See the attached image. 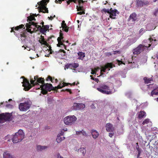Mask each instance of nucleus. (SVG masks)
Returning a JSON list of instances; mask_svg holds the SVG:
<instances>
[{"mask_svg": "<svg viewBox=\"0 0 158 158\" xmlns=\"http://www.w3.org/2000/svg\"><path fill=\"white\" fill-rule=\"evenodd\" d=\"M30 82L33 86H39L40 87L36 89H40L41 88V93L44 95L46 94L48 91H50L52 90L55 91L54 87L51 84L48 83L45 84L44 78L42 77L39 78L38 76H34V79L31 78Z\"/></svg>", "mask_w": 158, "mask_h": 158, "instance_id": "nucleus-1", "label": "nucleus"}, {"mask_svg": "<svg viewBox=\"0 0 158 158\" xmlns=\"http://www.w3.org/2000/svg\"><path fill=\"white\" fill-rule=\"evenodd\" d=\"M24 134L22 130H19L17 132L12 136V141L14 143L20 142L24 138Z\"/></svg>", "mask_w": 158, "mask_h": 158, "instance_id": "nucleus-2", "label": "nucleus"}, {"mask_svg": "<svg viewBox=\"0 0 158 158\" xmlns=\"http://www.w3.org/2000/svg\"><path fill=\"white\" fill-rule=\"evenodd\" d=\"M49 1V0H42L41 1L38 2V4L40 5L39 9V12L48 13V8L46 7V5L47 3H48Z\"/></svg>", "mask_w": 158, "mask_h": 158, "instance_id": "nucleus-3", "label": "nucleus"}, {"mask_svg": "<svg viewBox=\"0 0 158 158\" xmlns=\"http://www.w3.org/2000/svg\"><path fill=\"white\" fill-rule=\"evenodd\" d=\"M77 119L74 115H69L65 117L63 120L66 125H71L75 123Z\"/></svg>", "mask_w": 158, "mask_h": 158, "instance_id": "nucleus-4", "label": "nucleus"}, {"mask_svg": "<svg viewBox=\"0 0 158 158\" xmlns=\"http://www.w3.org/2000/svg\"><path fill=\"white\" fill-rule=\"evenodd\" d=\"M97 89L103 94H110L112 93L111 91L108 90H110L109 86L105 84L100 85L99 88H97Z\"/></svg>", "mask_w": 158, "mask_h": 158, "instance_id": "nucleus-5", "label": "nucleus"}, {"mask_svg": "<svg viewBox=\"0 0 158 158\" xmlns=\"http://www.w3.org/2000/svg\"><path fill=\"white\" fill-rule=\"evenodd\" d=\"M31 105L30 101H27L24 103H21L19 105V109L20 111H25L28 110Z\"/></svg>", "mask_w": 158, "mask_h": 158, "instance_id": "nucleus-6", "label": "nucleus"}, {"mask_svg": "<svg viewBox=\"0 0 158 158\" xmlns=\"http://www.w3.org/2000/svg\"><path fill=\"white\" fill-rule=\"evenodd\" d=\"M148 47L142 44H139L137 47L133 50V53L134 55L140 54L141 52H143L148 48Z\"/></svg>", "mask_w": 158, "mask_h": 158, "instance_id": "nucleus-7", "label": "nucleus"}, {"mask_svg": "<svg viewBox=\"0 0 158 158\" xmlns=\"http://www.w3.org/2000/svg\"><path fill=\"white\" fill-rule=\"evenodd\" d=\"M21 78L23 79V81L22 83H23V86L24 87V90L25 91L29 90L34 86L31 83V84L29 83V81L24 77L22 76Z\"/></svg>", "mask_w": 158, "mask_h": 158, "instance_id": "nucleus-8", "label": "nucleus"}, {"mask_svg": "<svg viewBox=\"0 0 158 158\" xmlns=\"http://www.w3.org/2000/svg\"><path fill=\"white\" fill-rule=\"evenodd\" d=\"M11 116V114L8 113L0 114V122L3 123L6 121H9Z\"/></svg>", "mask_w": 158, "mask_h": 158, "instance_id": "nucleus-9", "label": "nucleus"}, {"mask_svg": "<svg viewBox=\"0 0 158 158\" xmlns=\"http://www.w3.org/2000/svg\"><path fill=\"white\" fill-rule=\"evenodd\" d=\"M37 23H35L34 22H29L28 23H27L26 24V27L27 28H31L32 27H31V26L33 25L34 27H35V28L36 29V30L37 31H40V30L42 29V27L40 25H37Z\"/></svg>", "mask_w": 158, "mask_h": 158, "instance_id": "nucleus-10", "label": "nucleus"}, {"mask_svg": "<svg viewBox=\"0 0 158 158\" xmlns=\"http://www.w3.org/2000/svg\"><path fill=\"white\" fill-rule=\"evenodd\" d=\"M137 6L138 7H142L143 6L149 4L148 1L146 0H136Z\"/></svg>", "mask_w": 158, "mask_h": 158, "instance_id": "nucleus-11", "label": "nucleus"}, {"mask_svg": "<svg viewBox=\"0 0 158 158\" xmlns=\"http://www.w3.org/2000/svg\"><path fill=\"white\" fill-rule=\"evenodd\" d=\"M85 107V106L83 104H78L74 103L73 106V108L74 110H82Z\"/></svg>", "mask_w": 158, "mask_h": 158, "instance_id": "nucleus-12", "label": "nucleus"}, {"mask_svg": "<svg viewBox=\"0 0 158 158\" xmlns=\"http://www.w3.org/2000/svg\"><path fill=\"white\" fill-rule=\"evenodd\" d=\"M116 13L118 14L119 13L117 10L115 9L113 10H112V8H111L109 13L110 14V17L112 19H115L116 18L115 17L116 16Z\"/></svg>", "mask_w": 158, "mask_h": 158, "instance_id": "nucleus-13", "label": "nucleus"}, {"mask_svg": "<svg viewBox=\"0 0 158 158\" xmlns=\"http://www.w3.org/2000/svg\"><path fill=\"white\" fill-rule=\"evenodd\" d=\"M113 67V64L111 63H107L104 66H102L101 67V74H102L103 73H102V72H105L106 69L108 68H112Z\"/></svg>", "mask_w": 158, "mask_h": 158, "instance_id": "nucleus-14", "label": "nucleus"}, {"mask_svg": "<svg viewBox=\"0 0 158 158\" xmlns=\"http://www.w3.org/2000/svg\"><path fill=\"white\" fill-rule=\"evenodd\" d=\"M137 19V14L135 12L131 14L128 18L129 21H131V22H134L136 21Z\"/></svg>", "mask_w": 158, "mask_h": 158, "instance_id": "nucleus-15", "label": "nucleus"}, {"mask_svg": "<svg viewBox=\"0 0 158 158\" xmlns=\"http://www.w3.org/2000/svg\"><path fill=\"white\" fill-rule=\"evenodd\" d=\"M146 116V114L144 111H140L137 113V118L139 119H141Z\"/></svg>", "mask_w": 158, "mask_h": 158, "instance_id": "nucleus-16", "label": "nucleus"}, {"mask_svg": "<svg viewBox=\"0 0 158 158\" xmlns=\"http://www.w3.org/2000/svg\"><path fill=\"white\" fill-rule=\"evenodd\" d=\"M106 130L108 132L114 131V128L112 124L110 123H107L106 125Z\"/></svg>", "mask_w": 158, "mask_h": 158, "instance_id": "nucleus-17", "label": "nucleus"}, {"mask_svg": "<svg viewBox=\"0 0 158 158\" xmlns=\"http://www.w3.org/2000/svg\"><path fill=\"white\" fill-rule=\"evenodd\" d=\"M68 84H70L66 83L64 82H63L62 83H60L59 85H58L57 86H56L54 87V89H55V91H57L58 89H61L62 87H63L67 85Z\"/></svg>", "mask_w": 158, "mask_h": 158, "instance_id": "nucleus-18", "label": "nucleus"}, {"mask_svg": "<svg viewBox=\"0 0 158 158\" xmlns=\"http://www.w3.org/2000/svg\"><path fill=\"white\" fill-rule=\"evenodd\" d=\"M49 28V26L48 25H43L41 29L40 30V32L43 34H44L48 29Z\"/></svg>", "mask_w": 158, "mask_h": 158, "instance_id": "nucleus-19", "label": "nucleus"}, {"mask_svg": "<svg viewBox=\"0 0 158 158\" xmlns=\"http://www.w3.org/2000/svg\"><path fill=\"white\" fill-rule=\"evenodd\" d=\"M91 133L94 139L98 138L99 135V134L98 132L95 130H92Z\"/></svg>", "mask_w": 158, "mask_h": 158, "instance_id": "nucleus-20", "label": "nucleus"}, {"mask_svg": "<svg viewBox=\"0 0 158 158\" xmlns=\"http://www.w3.org/2000/svg\"><path fill=\"white\" fill-rule=\"evenodd\" d=\"M61 27L65 31L67 32L69 31L68 28L67 27L66 24L65 23V21L63 20L62 21L61 23Z\"/></svg>", "mask_w": 158, "mask_h": 158, "instance_id": "nucleus-21", "label": "nucleus"}, {"mask_svg": "<svg viewBox=\"0 0 158 158\" xmlns=\"http://www.w3.org/2000/svg\"><path fill=\"white\" fill-rule=\"evenodd\" d=\"M49 80H50L52 83H53L55 82L56 83H57L58 81L57 79H55L54 77L52 78L50 76H48L46 79V80L47 81H48Z\"/></svg>", "mask_w": 158, "mask_h": 158, "instance_id": "nucleus-22", "label": "nucleus"}, {"mask_svg": "<svg viewBox=\"0 0 158 158\" xmlns=\"http://www.w3.org/2000/svg\"><path fill=\"white\" fill-rule=\"evenodd\" d=\"M78 4L79 6L78 7L77 6V11H79L80 10L83 11V7L82 6H81V2L83 3L84 2L82 0H78Z\"/></svg>", "mask_w": 158, "mask_h": 158, "instance_id": "nucleus-23", "label": "nucleus"}, {"mask_svg": "<svg viewBox=\"0 0 158 158\" xmlns=\"http://www.w3.org/2000/svg\"><path fill=\"white\" fill-rule=\"evenodd\" d=\"M77 54L79 56L78 59L79 60H83L85 56V53L82 52H79Z\"/></svg>", "mask_w": 158, "mask_h": 158, "instance_id": "nucleus-24", "label": "nucleus"}, {"mask_svg": "<svg viewBox=\"0 0 158 158\" xmlns=\"http://www.w3.org/2000/svg\"><path fill=\"white\" fill-rule=\"evenodd\" d=\"M20 29H22V30L25 29V27L24 25L22 24L15 27V31H18Z\"/></svg>", "mask_w": 158, "mask_h": 158, "instance_id": "nucleus-25", "label": "nucleus"}, {"mask_svg": "<svg viewBox=\"0 0 158 158\" xmlns=\"http://www.w3.org/2000/svg\"><path fill=\"white\" fill-rule=\"evenodd\" d=\"M64 139L65 137L64 136H61L60 135L58 134L56 139V140L57 143H59L61 141L63 140Z\"/></svg>", "mask_w": 158, "mask_h": 158, "instance_id": "nucleus-26", "label": "nucleus"}, {"mask_svg": "<svg viewBox=\"0 0 158 158\" xmlns=\"http://www.w3.org/2000/svg\"><path fill=\"white\" fill-rule=\"evenodd\" d=\"M3 158H14L7 152H4L3 154Z\"/></svg>", "mask_w": 158, "mask_h": 158, "instance_id": "nucleus-27", "label": "nucleus"}, {"mask_svg": "<svg viewBox=\"0 0 158 158\" xmlns=\"http://www.w3.org/2000/svg\"><path fill=\"white\" fill-rule=\"evenodd\" d=\"M143 80L146 84H148L151 83V81H153V79L152 78H148L146 77H144Z\"/></svg>", "mask_w": 158, "mask_h": 158, "instance_id": "nucleus-28", "label": "nucleus"}, {"mask_svg": "<svg viewBox=\"0 0 158 158\" xmlns=\"http://www.w3.org/2000/svg\"><path fill=\"white\" fill-rule=\"evenodd\" d=\"M20 39L22 40H24L26 38V32H23L19 34Z\"/></svg>", "mask_w": 158, "mask_h": 158, "instance_id": "nucleus-29", "label": "nucleus"}, {"mask_svg": "<svg viewBox=\"0 0 158 158\" xmlns=\"http://www.w3.org/2000/svg\"><path fill=\"white\" fill-rule=\"evenodd\" d=\"M47 148V147L44 146L38 145L37 147V150L38 151H41L44 149H45Z\"/></svg>", "mask_w": 158, "mask_h": 158, "instance_id": "nucleus-30", "label": "nucleus"}, {"mask_svg": "<svg viewBox=\"0 0 158 158\" xmlns=\"http://www.w3.org/2000/svg\"><path fill=\"white\" fill-rule=\"evenodd\" d=\"M35 17L33 16H30L27 17V21L29 22H33L32 21L33 20H35Z\"/></svg>", "mask_w": 158, "mask_h": 158, "instance_id": "nucleus-31", "label": "nucleus"}, {"mask_svg": "<svg viewBox=\"0 0 158 158\" xmlns=\"http://www.w3.org/2000/svg\"><path fill=\"white\" fill-rule=\"evenodd\" d=\"M12 135H8L7 136H5V137L4 138V139L5 140H7V141L10 142L11 140H12Z\"/></svg>", "mask_w": 158, "mask_h": 158, "instance_id": "nucleus-32", "label": "nucleus"}, {"mask_svg": "<svg viewBox=\"0 0 158 158\" xmlns=\"http://www.w3.org/2000/svg\"><path fill=\"white\" fill-rule=\"evenodd\" d=\"M39 42L41 44L44 45L46 46H48V45L47 42L45 40H44L43 39L40 40H39Z\"/></svg>", "mask_w": 158, "mask_h": 158, "instance_id": "nucleus-33", "label": "nucleus"}, {"mask_svg": "<svg viewBox=\"0 0 158 158\" xmlns=\"http://www.w3.org/2000/svg\"><path fill=\"white\" fill-rule=\"evenodd\" d=\"M26 27H27L26 30L27 31V32H30L31 34H32L37 31V30H36L35 28H34L33 31H31V29H29L30 28H27L26 26Z\"/></svg>", "mask_w": 158, "mask_h": 158, "instance_id": "nucleus-34", "label": "nucleus"}, {"mask_svg": "<svg viewBox=\"0 0 158 158\" xmlns=\"http://www.w3.org/2000/svg\"><path fill=\"white\" fill-rule=\"evenodd\" d=\"M158 94V89H155L152 91L151 92V95L152 96L153 95Z\"/></svg>", "mask_w": 158, "mask_h": 158, "instance_id": "nucleus-35", "label": "nucleus"}, {"mask_svg": "<svg viewBox=\"0 0 158 158\" xmlns=\"http://www.w3.org/2000/svg\"><path fill=\"white\" fill-rule=\"evenodd\" d=\"M57 46L58 47H62V46H63L64 48V49L66 50V46L63 43H62L61 42H58V44H57Z\"/></svg>", "mask_w": 158, "mask_h": 158, "instance_id": "nucleus-36", "label": "nucleus"}, {"mask_svg": "<svg viewBox=\"0 0 158 158\" xmlns=\"http://www.w3.org/2000/svg\"><path fill=\"white\" fill-rule=\"evenodd\" d=\"M80 151L83 156L85 155L86 152V150L85 148H82L80 149Z\"/></svg>", "mask_w": 158, "mask_h": 158, "instance_id": "nucleus-37", "label": "nucleus"}, {"mask_svg": "<svg viewBox=\"0 0 158 158\" xmlns=\"http://www.w3.org/2000/svg\"><path fill=\"white\" fill-rule=\"evenodd\" d=\"M72 64H67L65 65V69L66 68L67 69H68L69 68L72 69Z\"/></svg>", "mask_w": 158, "mask_h": 158, "instance_id": "nucleus-38", "label": "nucleus"}, {"mask_svg": "<svg viewBox=\"0 0 158 158\" xmlns=\"http://www.w3.org/2000/svg\"><path fill=\"white\" fill-rule=\"evenodd\" d=\"M150 121V119L149 118H147L145 119L142 123V124L144 125L146 124H148Z\"/></svg>", "mask_w": 158, "mask_h": 158, "instance_id": "nucleus-39", "label": "nucleus"}, {"mask_svg": "<svg viewBox=\"0 0 158 158\" xmlns=\"http://www.w3.org/2000/svg\"><path fill=\"white\" fill-rule=\"evenodd\" d=\"M15 30V27H13L11 28V30L10 31L11 32H14V34L17 37H19L18 36V34H17L16 32L14 31Z\"/></svg>", "mask_w": 158, "mask_h": 158, "instance_id": "nucleus-40", "label": "nucleus"}, {"mask_svg": "<svg viewBox=\"0 0 158 158\" xmlns=\"http://www.w3.org/2000/svg\"><path fill=\"white\" fill-rule=\"evenodd\" d=\"M72 67L74 68H77L79 66V64L78 63H72Z\"/></svg>", "mask_w": 158, "mask_h": 158, "instance_id": "nucleus-41", "label": "nucleus"}, {"mask_svg": "<svg viewBox=\"0 0 158 158\" xmlns=\"http://www.w3.org/2000/svg\"><path fill=\"white\" fill-rule=\"evenodd\" d=\"M136 149L138 151V152H142V150L140 148L139 145H136Z\"/></svg>", "mask_w": 158, "mask_h": 158, "instance_id": "nucleus-42", "label": "nucleus"}, {"mask_svg": "<svg viewBox=\"0 0 158 158\" xmlns=\"http://www.w3.org/2000/svg\"><path fill=\"white\" fill-rule=\"evenodd\" d=\"M77 2V0H69L68 1H67V3L68 4V5L70 4V3L72 2H74V3H76Z\"/></svg>", "mask_w": 158, "mask_h": 158, "instance_id": "nucleus-43", "label": "nucleus"}, {"mask_svg": "<svg viewBox=\"0 0 158 158\" xmlns=\"http://www.w3.org/2000/svg\"><path fill=\"white\" fill-rule=\"evenodd\" d=\"M63 37L59 36L57 39L58 42H61V40L63 39Z\"/></svg>", "mask_w": 158, "mask_h": 158, "instance_id": "nucleus-44", "label": "nucleus"}, {"mask_svg": "<svg viewBox=\"0 0 158 158\" xmlns=\"http://www.w3.org/2000/svg\"><path fill=\"white\" fill-rule=\"evenodd\" d=\"M110 10H109V9L107 10L105 8L103 9L102 10V11H103L105 12V13L107 12L108 13H109L110 12Z\"/></svg>", "mask_w": 158, "mask_h": 158, "instance_id": "nucleus-45", "label": "nucleus"}, {"mask_svg": "<svg viewBox=\"0 0 158 158\" xmlns=\"http://www.w3.org/2000/svg\"><path fill=\"white\" fill-rule=\"evenodd\" d=\"M158 12V9H155L154 11L153 12V15L155 16H157V13Z\"/></svg>", "mask_w": 158, "mask_h": 158, "instance_id": "nucleus-46", "label": "nucleus"}, {"mask_svg": "<svg viewBox=\"0 0 158 158\" xmlns=\"http://www.w3.org/2000/svg\"><path fill=\"white\" fill-rule=\"evenodd\" d=\"M112 55V54L110 52H106L105 53V55L106 56H110Z\"/></svg>", "mask_w": 158, "mask_h": 158, "instance_id": "nucleus-47", "label": "nucleus"}, {"mask_svg": "<svg viewBox=\"0 0 158 158\" xmlns=\"http://www.w3.org/2000/svg\"><path fill=\"white\" fill-rule=\"evenodd\" d=\"M85 14V12L84 11H80L79 12H78L77 13V14L79 15H82L83 14Z\"/></svg>", "mask_w": 158, "mask_h": 158, "instance_id": "nucleus-48", "label": "nucleus"}, {"mask_svg": "<svg viewBox=\"0 0 158 158\" xmlns=\"http://www.w3.org/2000/svg\"><path fill=\"white\" fill-rule=\"evenodd\" d=\"M111 132V133H109V136L111 138L114 135V131H112Z\"/></svg>", "mask_w": 158, "mask_h": 158, "instance_id": "nucleus-49", "label": "nucleus"}, {"mask_svg": "<svg viewBox=\"0 0 158 158\" xmlns=\"http://www.w3.org/2000/svg\"><path fill=\"white\" fill-rule=\"evenodd\" d=\"M6 107L7 108H11L13 106H12V105L10 104H7L6 105Z\"/></svg>", "mask_w": 158, "mask_h": 158, "instance_id": "nucleus-50", "label": "nucleus"}, {"mask_svg": "<svg viewBox=\"0 0 158 158\" xmlns=\"http://www.w3.org/2000/svg\"><path fill=\"white\" fill-rule=\"evenodd\" d=\"M138 154L137 155V158H142V157H140V154L142 152H138Z\"/></svg>", "mask_w": 158, "mask_h": 158, "instance_id": "nucleus-51", "label": "nucleus"}, {"mask_svg": "<svg viewBox=\"0 0 158 158\" xmlns=\"http://www.w3.org/2000/svg\"><path fill=\"white\" fill-rule=\"evenodd\" d=\"M91 73L92 74H96V71H94V69H92Z\"/></svg>", "mask_w": 158, "mask_h": 158, "instance_id": "nucleus-52", "label": "nucleus"}, {"mask_svg": "<svg viewBox=\"0 0 158 158\" xmlns=\"http://www.w3.org/2000/svg\"><path fill=\"white\" fill-rule=\"evenodd\" d=\"M114 54H116V53H120V51H114Z\"/></svg>", "mask_w": 158, "mask_h": 158, "instance_id": "nucleus-53", "label": "nucleus"}, {"mask_svg": "<svg viewBox=\"0 0 158 158\" xmlns=\"http://www.w3.org/2000/svg\"><path fill=\"white\" fill-rule=\"evenodd\" d=\"M60 52H63V53H64V55L65 56L66 54V52L63 49H60Z\"/></svg>", "mask_w": 158, "mask_h": 158, "instance_id": "nucleus-54", "label": "nucleus"}, {"mask_svg": "<svg viewBox=\"0 0 158 158\" xmlns=\"http://www.w3.org/2000/svg\"><path fill=\"white\" fill-rule=\"evenodd\" d=\"M64 131L62 130L61 131V132L59 134V135H60L61 136H64L63 134H64Z\"/></svg>", "mask_w": 158, "mask_h": 158, "instance_id": "nucleus-55", "label": "nucleus"}, {"mask_svg": "<svg viewBox=\"0 0 158 158\" xmlns=\"http://www.w3.org/2000/svg\"><path fill=\"white\" fill-rule=\"evenodd\" d=\"M100 69V68L99 67H98L96 68H95L94 69V71H96V73Z\"/></svg>", "mask_w": 158, "mask_h": 158, "instance_id": "nucleus-56", "label": "nucleus"}, {"mask_svg": "<svg viewBox=\"0 0 158 158\" xmlns=\"http://www.w3.org/2000/svg\"><path fill=\"white\" fill-rule=\"evenodd\" d=\"M81 131H77L76 132V134L77 135H79V134H81Z\"/></svg>", "mask_w": 158, "mask_h": 158, "instance_id": "nucleus-57", "label": "nucleus"}, {"mask_svg": "<svg viewBox=\"0 0 158 158\" xmlns=\"http://www.w3.org/2000/svg\"><path fill=\"white\" fill-rule=\"evenodd\" d=\"M81 131H82L81 134H82L83 135H86V133L85 131H83V130H82Z\"/></svg>", "mask_w": 158, "mask_h": 158, "instance_id": "nucleus-58", "label": "nucleus"}, {"mask_svg": "<svg viewBox=\"0 0 158 158\" xmlns=\"http://www.w3.org/2000/svg\"><path fill=\"white\" fill-rule=\"evenodd\" d=\"M144 30V28H141L139 31V33L141 34L143 31Z\"/></svg>", "mask_w": 158, "mask_h": 158, "instance_id": "nucleus-59", "label": "nucleus"}, {"mask_svg": "<svg viewBox=\"0 0 158 158\" xmlns=\"http://www.w3.org/2000/svg\"><path fill=\"white\" fill-rule=\"evenodd\" d=\"M66 91H67V92H70V94L71 93V91L70 89H66L65 90Z\"/></svg>", "mask_w": 158, "mask_h": 158, "instance_id": "nucleus-60", "label": "nucleus"}, {"mask_svg": "<svg viewBox=\"0 0 158 158\" xmlns=\"http://www.w3.org/2000/svg\"><path fill=\"white\" fill-rule=\"evenodd\" d=\"M63 34L61 32V31H60V36L63 37Z\"/></svg>", "mask_w": 158, "mask_h": 158, "instance_id": "nucleus-61", "label": "nucleus"}, {"mask_svg": "<svg viewBox=\"0 0 158 158\" xmlns=\"http://www.w3.org/2000/svg\"><path fill=\"white\" fill-rule=\"evenodd\" d=\"M49 20H52L53 19V17L52 16H50V17H48Z\"/></svg>", "mask_w": 158, "mask_h": 158, "instance_id": "nucleus-62", "label": "nucleus"}, {"mask_svg": "<svg viewBox=\"0 0 158 158\" xmlns=\"http://www.w3.org/2000/svg\"><path fill=\"white\" fill-rule=\"evenodd\" d=\"M90 77H91V79L92 80H94L95 79V78H94L93 77V76H92V75H90Z\"/></svg>", "mask_w": 158, "mask_h": 158, "instance_id": "nucleus-63", "label": "nucleus"}, {"mask_svg": "<svg viewBox=\"0 0 158 158\" xmlns=\"http://www.w3.org/2000/svg\"><path fill=\"white\" fill-rule=\"evenodd\" d=\"M61 42L62 43H63V44L65 42V40L63 39L61 40Z\"/></svg>", "mask_w": 158, "mask_h": 158, "instance_id": "nucleus-64", "label": "nucleus"}]
</instances>
